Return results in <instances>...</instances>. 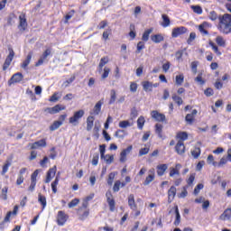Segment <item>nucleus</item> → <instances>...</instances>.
<instances>
[{"label": "nucleus", "mask_w": 231, "mask_h": 231, "mask_svg": "<svg viewBox=\"0 0 231 231\" xmlns=\"http://www.w3.org/2000/svg\"><path fill=\"white\" fill-rule=\"evenodd\" d=\"M205 28H207V23H203L199 25V32L201 33V35H208V31Z\"/></svg>", "instance_id": "79ce46f5"}, {"label": "nucleus", "mask_w": 231, "mask_h": 231, "mask_svg": "<svg viewBox=\"0 0 231 231\" xmlns=\"http://www.w3.org/2000/svg\"><path fill=\"white\" fill-rule=\"evenodd\" d=\"M116 102V90L111 89L110 90V100L108 102L109 106L115 104Z\"/></svg>", "instance_id": "a19ab883"}, {"label": "nucleus", "mask_w": 231, "mask_h": 231, "mask_svg": "<svg viewBox=\"0 0 231 231\" xmlns=\"http://www.w3.org/2000/svg\"><path fill=\"white\" fill-rule=\"evenodd\" d=\"M49 57H51V48H47L42 54L40 56L38 62L35 63V67L39 68V66H42L44 62H48L50 60Z\"/></svg>", "instance_id": "f03ea898"}, {"label": "nucleus", "mask_w": 231, "mask_h": 231, "mask_svg": "<svg viewBox=\"0 0 231 231\" xmlns=\"http://www.w3.org/2000/svg\"><path fill=\"white\" fill-rule=\"evenodd\" d=\"M174 210H175V221L173 225H175V226H180V223H181V215H180V209L178 208V206L174 207Z\"/></svg>", "instance_id": "bb28decb"}, {"label": "nucleus", "mask_w": 231, "mask_h": 231, "mask_svg": "<svg viewBox=\"0 0 231 231\" xmlns=\"http://www.w3.org/2000/svg\"><path fill=\"white\" fill-rule=\"evenodd\" d=\"M115 176H116L115 172H111L108 174L107 185H109V187L113 186V182L115 181Z\"/></svg>", "instance_id": "13d9d810"}, {"label": "nucleus", "mask_w": 231, "mask_h": 231, "mask_svg": "<svg viewBox=\"0 0 231 231\" xmlns=\"http://www.w3.org/2000/svg\"><path fill=\"white\" fill-rule=\"evenodd\" d=\"M66 109V106L64 105H56L53 107L45 108V113H49V115H57V113H60V111H64Z\"/></svg>", "instance_id": "9d476101"}, {"label": "nucleus", "mask_w": 231, "mask_h": 231, "mask_svg": "<svg viewBox=\"0 0 231 231\" xmlns=\"http://www.w3.org/2000/svg\"><path fill=\"white\" fill-rule=\"evenodd\" d=\"M162 26L163 28H167L168 26H171V18H169V15L162 14Z\"/></svg>", "instance_id": "72a5a7b5"}, {"label": "nucleus", "mask_w": 231, "mask_h": 231, "mask_svg": "<svg viewBox=\"0 0 231 231\" xmlns=\"http://www.w3.org/2000/svg\"><path fill=\"white\" fill-rule=\"evenodd\" d=\"M152 33V28L147 29L144 31L142 36V41L147 42L149 41V36Z\"/></svg>", "instance_id": "4c0bfd02"}, {"label": "nucleus", "mask_w": 231, "mask_h": 231, "mask_svg": "<svg viewBox=\"0 0 231 231\" xmlns=\"http://www.w3.org/2000/svg\"><path fill=\"white\" fill-rule=\"evenodd\" d=\"M176 139L179 140L178 142L183 143V142L189 140V134L187 132H179L176 134Z\"/></svg>", "instance_id": "a878e982"}, {"label": "nucleus", "mask_w": 231, "mask_h": 231, "mask_svg": "<svg viewBox=\"0 0 231 231\" xmlns=\"http://www.w3.org/2000/svg\"><path fill=\"white\" fill-rule=\"evenodd\" d=\"M151 41L155 44H160V42H163V41H165V38L162 34H153L151 36Z\"/></svg>", "instance_id": "cd10ccee"}, {"label": "nucleus", "mask_w": 231, "mask_h": 231, "mask_svg": "<svg viewBox=\"0 0 231 231\" xmlns=\"http://www.w3.org/2000/svg\"><path fill=\"white\" fill-rule=\"evenodd\" d=\"M231 217V208H227L224 212L219 216L220 221H228Z\"/></svg>", "instance_id": "4be33fe9"}, {"label": "nucleus", "mask_w": 231, "mask_h": 231, "mask_svg": "<svg viewBox=\"0 0 231 231\" xmlns=\"http://www.w3.org/2000/svg\"><path fill=\"white\" fill-rule=\"evenodd\" d=\"M38 202L40 203V205H42V210H44V208H46V206L48 205V202L46 201V197L42 193H39Z\"/></svg>", "instance_id": "c756f323"}, {"label": "nucleus", "mask_w": 231, "mask_h": 231, "mask_svg": "<svg viewBox=\"0 0 231 231\" xmlns=\"http://www.w3.org/2000/svg\"><path fill=\"white\" fill-rule=\"evenodd\" d=\"M208 45L211 47V50H213L214 53H216V55H217V57H221V55H223V52H221V51H219V47H217V45H216L214 43V42L209 41Z\"/></svg>", "instance_id": "7c9ffc66"}, {"label": "nucleus", "mask_w": 231, "mask_h": 231, "mask_svg": "<svg viewBox=\"0 0 231 231\" xmlns=\"http://www.w3.org/2000/svg\"><path fill=\"white\" fill-rule=\"evenodd\" d=\"M60 176V172H58V175L56 176L54 181H52L51 184L53 194H57V185H59Z\"/></svg>", "instance_id": "2f4dec72"}, {"label": "nucleus", "mask_w": 231, "mask_h": 231, "mask_svg": "<svg viewBox=\"0 0 231 231\" xmlns=\"http://www.w3.org/2000/svg\"><path fill=\"white\" fill-rule=\"evenodd\" d=\"M219 23H218V30L221 33H225L228 35L231 33V14H225L222 16L218 17Z\"/></svg>", "instance_id": "f257e3e1"}, {"label": "nucleus", "mask_w": 231, "mask_h": 231, "mask_svg": "<svg viewBox=\"0 0 231 231\" xmlns=\"http://www.w3.org/2000/svg\"><path fill=\"white\" fill-rule=\"evenodd\" d=\"M98 160H100V154L98 152H96L93 154V158H92V165H94V167H97V165H98Z\"/></svg>", "instance_id": "de8ad7c7"}, {"label": "nucleus", "mask_w": 231, "mask_h": 231, "mask_svg": "<svg viewBox=\"0 0 231 231\" xmlns=\"http://www.w3.org/2000/svg\"><path fill=\"white\" fill-rule=\"evenodd\" d=\"M9 54L7 55L4 64H3V71H6L8 68H10V65L12 64V60H14V58L15 57V51H14V49L9 48Z\"/></svg>", "instance_id": "0eeeda50"}, {"label": "nucleus", "mask_w": 231, "mask_h": 231, "mask_svg": "<svg viewBox=\"0 0 231 231\" xmlns=\"http://www.w3.org/2000/svg\"><path fill=\"white\" fill-rule=\"evenodd\" d=\"M69 219V216L66 214L65 211L60 210L58 211L57 217H56V223L58 226H64L68 220Z\"/></svg>", "instance_id": "7ed1b4c3"}, {"label": "nucleus", "mask_w": 231, "mask_h": 231, "mask_svg": "<svg viewBox=\"0 0 231 231\" xmlns=\"http://www.w3.org/2000/svg\"><path fill=\"white\" fill-rule=\"evenodd\" d=\"M149 151H150L149 147L141 148L139 150V156H145V154H149Z\"/></svg>", "instance_id": "338daca9"}, {"label": "nucleus", "mask_w": 231, "mask_h": 231, "mask_svg": "<svg viewBox=\"0 0 231 231\" xmlns=\"http://www.w3.org/2000/svg\"><path fill=\"white\" fill-rule=\"evenodd\" d=\"M216 42L218 46H221L222 48H225L226 46V42H225V39L221 36H217L216 38Z\"/></svg>", "instance_id": "49530a36"}, {"label": "nucleus", "mask_w": 231, "mask_h": 231, "mask_svg": "<svg viewBox=\"0 0 231 231\" xmlns=\"http://www.w3.org/2000/svg\"><path fill=\"white\" fill-rule=\"evenodd\" d=\"M198 66H199V61H198V60L192 61L190 63V69L194 75H196V73H198Z\"/></svg>", "instance_id": "a18cd8bd"}, {"label": "nucleus", "mask_w": 231, "mask_h": 231, "mask_svg": "<svg viewBox=\"0 0 231 231\" xmlns=\"http://www.w3.org/2000/svg\"><path fill=\"white\" fill-rule=\"evenodd\" d=\"M183 82H185V76L183 74L175 77V84L177 86H182Z\"/></svg>", "instance_id": "58836bf2"}, {"label": "nucleus", "mask_w": 231, "mask_h": 231, "mask_svg": "<svg viewBox=\"0 0 231 231\" xmlns=\"http://www.w3.org/2000/svg\"><path fill=\"white\" fill-rule=\"evenodd\" d=\"M191 10H193L194 14H197L198 15H201V14H203V8L199 5H191Z\"/></svg>", "instance_id": "864d4df0"}, {"label": "nucleus", "mask_w": 231, "mask_h": 231, "mask_svg": "<svg viewBox=\"0 0 231 231\" xmlns=\"http://www.w3.org/2000/svg\"><path fill=\"white\" fill-rule=\"evenodd\" d=\"M194 180H196V173H191L186 180L189 187H192V185H194Z\"/></svg>", "instance_id": "4d7b16f0"}, {"label": "nucleus", "mask_w": 231, "mask_h": 231, "mask_svg": "<svg viewBox=\"0 0 231 231\" xmlns=\"http://www.w3.org/2000/svg\"><path fill=\"white\" fill-rule=\"evenodd\" d=\"M173 102L177 104V106H183V99L181 97L178 96L177 94H173L171 97Z\"/></svg>", "instance_id": "ea45409f"}, {"label": "nucleus", "mask_w": 231, "mask_h": 231, "mask_svg": "<svg viewBox=\"0 0 231 231\" xmlns=\"http://www.w3.org/2000/svg\"><path fill=\"white\" fill-rule=\"evenodd\" d=\"M95 125V116H88L87 117V131L89 132V131H92L93 130V127Z\"/></svg>", "instance_id": "412c9836"}, {"label": "nucleus", "mask_w": 231, "mask_h": 231, "mask_svg": "<svg viewBox=\"0 0 231 231\" xmlns=\"http://www.w3.org/2000/svg\"><path fill=\"white\" fill-rule=\"evenodd\" d=\"M19 30L25 32L26 28H28V22L26 20V14H22L19 15Z\"/></svg>", "instance_id": "ddd939ff"}, {"label": "nucleus", "mask_w": 231, "mask_h": 231, "mask_svg": "<svg viewBox=\"0 0 231 231\" xmlns=\"http://www.w3.org/2000/svg\"><path fill=\"white\" fill-rule=\"evenodd\" d=\"M107 62H109V57L105 56V57L101 58L99 65H98L100 69H102L106 66V64H107Z\"/></svg>", "instance_id": "5fc2aeb1"}, {"label": "nucleus", "mask_w": 231, "mask_h": 231, "mask_svg": "<svg viewBox=\"0 0 231 231\" xmlns=\"http://www.w3.org/2000/svg\"><path fill=\"white\" fill-rule=\"evenodd\" d=\"M75 15V9L70 10L66 15H65V23H68V21L71 19Z\"/></svg>", "instance_id": "e2e57ef3"}, {"label": "nucleus", "mask_w": 231, "mask_h": 231, "mask_svg": "<svg viewBox=\"0 0 231 231\" xmlns=\"http://www.w3.org/2000/svg\"><path fill=\"white\" fill-rule=\"evenodd\" d=\"M111 33H112V30L111 29H107V30L104 31L102 38L105 41H107L109 39V35H111Z\"/></svg>", "instance_id": "69168bd1"}, {"label": "nucleus", "mask_w": 231, "mask_h": 231, "mask_svg": "<svg viewBox=\"0 0 231 231\" xmlns=\"http://www.w3.org/2000/svg\"><path fill=\"white\" fill-rule=\"evenodd\" d=\"M128 207L131 210H133V212H135V217H138V216L142 214V211L138 210V204H136V201L134 200V195L133 194L128 196Z\"/></svg>", "instance_id": "20e7f679"}, {"label": "nucleus", "mask_w": 231, "mask_h": 231, "mask_svg": "<svg viewBox=\"0 0 231 231\" xmlns=\"http://www.w3.org/2000/svg\"><path fill=\"white\" fill-rule=\"evenodd\" d=\"M84 115H85V112L83 109L74 112L73 116H70L69 118V124H72L73 125H79V121L80 120V118L84 117Z\"/></svg>", "instance_id": "423d86ee"}, {"label": "nucleus", "mask_w": 231, "mask_h": 231, "mask_svg": "<svg viewBox=\"0 0 231 231\" xmlns=\"http://www.w3.org/2000/svg\"><path fill=\"white\" fill-rule=\"evenodd\" d=\"M142 50H145V42H139L137 43L136 53H140L142 51Z\"/></svg>", "instance_id": "0e129e2a"}, {"label": "nucleus", "mask_w": 231, "mask_h": 231, "mask_svg": "<svg viewBox=\"0 0 231 231\" xmlns=\"http://www.w3.org/2000/svg\"><path fill=\"white\" fill-rule=\"evenodd\" d=\"M198 115V110L193 109L190 114H187L185 116V121L188 125H192L196 122V116Z\"/></svg>", "instance_id": "f8f14e48"}, {"label": "nucleus", "mask_w": 231, "mask_h": 231, "mask_svg": "<svg viewBox=\"0 0 231 231\" xmlns=\"http://www.w3.org/2000/svg\"><path fill=\"white\" fill-rule=\"evenodd\" d=\"M10 165H12V162L6 161L5 165L2 168V171H1L2 176H5L6 172H8V169L10 168Z\"/></svg>", "instance_id": "3c124183"}, {"label": "nucleus", "mask_w": 231, "mask_h": 231, "mask_svg": "<svg viewBox=\"0 0 231 231\" xmlns=\"http://www.w3.org/2000/svg\"><path fill=\"white\" fill-rule=\"evenodd\" d=\"M24 79V76L21 72L14 73L9 79V84H19Z\"/></svg>", "instance_id": "dca6fc26"}, {"label": "nucleus", "mask_w": 231, "mask_h": 231, "mask_svg": "<svg viewBox=\"0 0 231 231\" xmlns=\"http://www.w3.org/2000/svg\"><path fill=\"white\" fill-rule=\"evenodd\" d=\"M99 152H100V158H104V156H106V144L99 145Z\"/></svg>", "instance_id": "774afa93"}, {"label": "nucleus", "mask_w": 231, "mask_h": 231, "mask_svg": "<svg viewBox=\"0 0 231 231\" xmlns=\"http://www.w3.org/2000/svg\"><path fill=\"white\" fill-rule=\"evenodd\" d=\"M143 125H145V117H143V116H139V118L137 119V127L138 129H143Z\"/></svg>", "instance_id": "c03bdc74"}, {"label": "nucleus", "mask_w": 231, "mask_h": 231, "mask_svg": "<svg viewBox=\"0 0 231 231\" xmlns=\"http://www.w3.org/2000/svg\"><path fill=\"white\" fill-rule=\"evenodd\" d=\"M195 82H198V84H200V86L205 85L207 82L205 79H203V73H199L196 78H195Z\"/></svg>", "instance_id": "8fccbe9b"}, {"label": "nucleus", "mask_w": 231, "mask_h": 231, "mask_svg": "<svg viewBox=\"0 0 231 231\" xmlns=\"http://www.w3.org/2000/svg\"><path fill=\"white\" fill-rule=\"evenodd\" d=\"M178 189H176V186H171V188L168 189V203H172L174 201Z\"/></svg>", "instance_id": "f3484780"}, {"label": "nucleus", "mask_w": 231, "mask_h": 231, "mask_svg": "<svg viewBox=\"0 0 231 231\" xmlns=\"http://www.w3.org/2000/svg\"><path fill=\"white\" fill-rule=\"evenodd\" d=\"M80 203V199H72L69 204L68 207L69 208H73L75 207H77V205H79Z\"/></svg>", "instance_id": "052dcab7"}, {"label": "nucleus", "mask_w": 231, "mask_h": 231, "mask_svg": "<svg viewBox=\"0 0 231 231\" xmlns=\"http://www.w3.org/2000/svg\"><path fill=\"white\" fill-rule=\"evenodd\" d=\"M175 152L180 156H183L185 153V143L181 142H178L175 145Z\"/></svg>", "instance_id": "aec40b11"}, {"label": "nucleus", "mask_w": 231, "mask_h": 231, "mask_svg": "<svg viewBox=\"0 0 231 231\" xmlns=\"http://www.w3.org/2000/svg\"><path fill=\"white\" fill-rule=\"evenodd\" d=\"M133 151V145H129L127 148L124 149L120 152L119 162L121 163H125L127 162V154H131Z\"/></svg>", "instance_id": "9b49d317"}, {"label": "nucleus", "mask_w": 231, "mask_h": 231, "mask_svg": "<svg viewBox=\"0 0 231 231\" xmlns=\"http://www.w3.org/2000/svg\"><path fill=\"white\" fill-rule=\"evenodd\" d=\"M142 86H143V91H145L146 93L149 91H152V82L143 81Z\"/></svg>", "instance_id": "c9c22d12"}, {"label": "nucleus", "mask_w": 231, "mask_h": 231, "mask_svg": "<svg viewBox=\"0 0 231 231\" xmlns=\"http://www.w3.org/2000/svg\"><path fill=\"white\" fill-rule=\"evenodd\" d=\"M46 145H48V143H46V139H42V140L36 141L32 143H30L29 147L32 150H34V149H39V147H46Z\"/></svg>", "instance_id": "a211bd4d"}, {"label": "nucleus", "mask_w": 231, "mask_h": 231, "mask_svg": "<svg viewBox=\"0 0 231 231\" xmlns=\"http://www.w3.org/2000/svg\"><path fill=\"white\" fill-rule=\"evenodd\" d=\"M102 104H104V102L102 100L98 101L95 105L92 112H90V115L94 116H97V115H100V112L102 111Z\"/></svg>", "instance_id": "6ab92c4d"}, {"label": "nucleus", "mask_w": 231, "mask_h": 231, "mask_svg": "<svg viewBox=\"0 0 231 231\" xmlns=\"http://www.w3.org/2000/svg\"><path fill=\"white\" fill-rule=\"evenodd\" d=\"M119 127L121 129H125L127 127H131V123H129V121H127V120L120 121Z\"/></svg>", "instance_id": "680f3d73"}, {"label": "nucleus", "mask_w": 231, "mask_h": 231, "mask_svg": "<svg viewBox=\"0 0 231 231\" xmlns=\"http://www.w3.org/2000/svg\"><path fill=\"white\" fill-rule=\"evenodd\" d=\"M207 162L208 165H213V167H217V162L214 161V155L209 154L207 158Z\"/></svg>", "instance_id": "09e8293b"}, {"label": "nucleus", "mask_w": 231, "mask_h": 231, "mask_svg": "<svg viewBox=\"0 0 231 231\" xmlns=\"http://www.w3.org/2000/svg\"><path fill=\"white\" fill-rule=\"evenodd\" d=\"M109 73H111V69H109V67H105L104 72L101 75L102 80H106V79H107V77H109Z\"/></svg>", "instance_id": "6e6d98bb"}, {"label": "nucleus", "mask_w": 231, "mask_h": 231, "mask_svg": "<svg viewBox=\"0 0 231 231\" xmlns=\"http://www.w3.org/2000/svg\"><path fill=\"white\" fill-rule=\"evenodd\" d=\"M151 116L153 120H155V122H165L166 120L165 116L157 110H152L151 112Z\"/></svg>", "instance_id": "2eb2a0df"}, {"label": "nucleus", "mask_w": 231, "mask_h": 231, "mask_svg": "<svg viewBox=\"0 0 231 231\" xmlns=\"http://www.w3.org/2000/svg\"><path fill=\"white\" fill-rule=\"evenodd\" d=\"M60 125H62V122L54 121L53 124L50 126V131H57Z\"/></svg>", "instance_id": "603ef678"}, {"label": "nucleus", "mask_w": 231, "mask_h": 231, "mask_svg": "<svg viewBox=\"0 0 231 231\" xmlns=\"http://www.w3.org/2000/svg\"><path fill=\"white\" fill-rule=\"evenodd\" d=\"M124 187H125V182L116 180L113 186V192H120V189H124Z\"/></svg>", "instance_id": "c85d7f7f"}, {"label": "nucleus", "mask_w": 231, "mask_h": 231, "mask_svg": "<svg viewBox=\"0 0 231 231\" xmlns=\"http://www.w3.org/2000/svg\"><path fill=\"white\" fill-rule=\"evenodd\" d=\"M180 169H181V164L177 163L175 168H170V178H174V176H180Z\"/></svg>", "instance_id": "b1692460"}, {"label": "nucleus", "mask_w": 231, "mask_h": 231, "mask_svg": "<svg viewBox=\"0 0 231 231\" xmlns=\"http://www.w3.org/2000/svg\"><path fill=\"white\" fill-rule=\"evenodd\" d=\"M149 172H151L152 174H149L144 182H143V185H149L152 181H154V178H155V175H154V170H150Z\"/></svg>", "instance_id": "473e14b6"}, {"label": "nucleus", "mask_w": 231, "mask_h": 231, "mask_svg": "<svg viewBox=\"0 0 231 231\" xmlns=\"http://www.w3.org/2000/svg\"><path fill=\"white\" fill-rule=\"evenodd\" d=\"M39 176V170H35L31 175V184L28 188L29 192H33L37 187V177Z\"/></svg>", "instance_id": "1a4fd4ad"}, {"label": "nucleus", "mask_w": 231, "mask_h": 231, "mask_svg": "<svg viewBox=\"0 0 231 231\" xmlns=\"http://www.w3.org/2000/svg\"><path fill=\"white\" fill-rule=\"evenodd\" d=\"M79 219L80 221H84L85 219H88L89 217V208L86 209L82 214H79Z\"/></svg>", "instance_id": "bf43d9fd"}, {"label": "nucleus", "mask_w": 231, "mask_h": 231, "mask_svg": "<svg viewBox=\"0 0 231 231\" xmlns=\"http://www.w3.org/2000/svg\"><path fill=\"white\" fill-rule=\"evenodd\" d=\"M32 57H33V52H29L25 60L21 64L23 69H28V66H30V63L32 62Z\"/></svg>", "instance_id": "5701e85b"}, {"label": "nucleus", "mask_w": 231, "mask_h": 231, "mask_svg": "<svg viewBox=\"0 0 231 231\" xmlns=\"http://www.w3.org/2000/svg\"><path fill=\"white\" fill-rule=\"evenodd\" d=\"M187 32H189V29H187L185 26L175 27L172 29L171 37L173 39H177V37H180V35H184V33H187Z\"/></svg>", "instance_id": "6e6552de"}, {"label": "nucleus", "mask_w": 231, "mask_h": 231, "mask_svg": "<svg viewBox=\"0 0 231 231\" xmlns=\"http://www.w3.org/2000/svg\"><path fill=\"white\" fill-rule=\"evenodd\" d=\"M57 174V165H54L52 168H50L46 174V179L44 180V183H50L53 178H55V175Z\"/></svg>", "instance_id": "4468645a"}, {"label": "nucleus", "mask_w": 231, "mask_h": 231, "mask_svg": "<svg viewBox=\"0 0 231 231\" xmlns=\"http://www.w3.org/2000/svg\"><path fill=\"white\" fill-rule=\"evenodd\" d=\"M155 133L159 136V138H163V125L156 124Z\"/></svg>", "instance_id": "f704fd0d"}, {"label": "nucleus", "mask_w": 231, "mask_h": 231, "mask_svg": "<svg viewBox=\"0 0 231 231\" xmlns=\"http://www.w3.org/2000/svg\"><path fill=\"white\" fill-rule=\"evenodd\" d=\"M191 156H193V158H195V160H198V158H199V156H201V148L195 147V149L193 151H191Z\"/></svg>", "instance_id": "37998d69"}, {"label": "nucleus", "mask_w": 231, "mask_h": 231, "mask_svg": "<svg viewBox=\"0 0 231 231\" xmlns=\"http://www.w3.org/2000/svg\"><path fill=\"white\" fill-rule=\"evenodd\" d=\"M106 203L109 207L110 212H115L116 210V202L115 201V197L113 196V193L111 190H107L106 192Z\"/></svg>", "instance_id": "39448f33"}, {"label": "nucleus", "mask_w": 231, "mask_h": 231, "mask_svg": "<svg viewBox=\"0 0 231 231\" xmlns=\"http://www.w3.org/2000/svg\"><path fill=\"white\" fill-rule=\"evenodd\" d=\"M101 160H104L107 165H111L115 162V155L106 154Z\"/></svg>", "instance_id": "e433bc0d"}, {"label": "nucleus", "mask_w": 231, "mask_h": 231, "mask_svg": "<svg viewBox=\"0 0 231 231\" xmlns=\"http://www.w3.org/2000/svg\"><path fill=\"white\" fill-rule=\"evenodd\" d=\"M156 169H157V176H163V174H165V172L169 169V165L168 164H159V165H157Z\"/></svg>", "instance_id": "393cba45"}]
</instances>
